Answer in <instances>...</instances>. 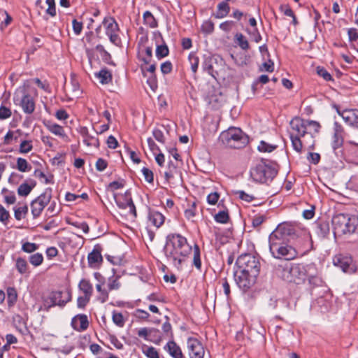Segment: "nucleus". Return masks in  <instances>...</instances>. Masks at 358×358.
Here are the masks:
<instances>
[{
  "label": "nucleus",
  "mask_w": 358,
  "mask_h": 358,
  "mask_svg": "<svg viewBox=\"0 0 358 358\" xmlns=\"http://www.w3.org/2000/svg\"><path fill=\"white\" fill-rule=\"evenodd\" d=\"M320 124L313 120H306L299 117L293 118L288 129L293 149L301 153L303 145L313 149L315 136L319 133Z\"/></svg>",
  "instance_id": "f257e3e1"
},
{
  "label": "nucleus",
  "mask_w": 358,
  "mask_h": 358,
  "mask_svg": "<svg viewBox=\"0 0 358 358\" xmlns=\"http://www.w3.org/2000/svg\"><path fill=\"white\" fill-rule=\"evenodd\" d=\"M192 250L185 237L179 234H170L166 236L164 252L168 261L179 268Z\"/></svg>",
  "instance_id": "f03ea898"
},
{
  "label": "nucleus",
  "mask_w": 358,
  "mask_h": 358,
  "mask_svg": "<svg viewBox=\"0 0 358 358\" xmlns=\"http://www.w3.org/2000/svg\"><path fill=\"white\" fill-rule=\"evenodd\" d=\"M313 268L312 265L287 262L276 267L275 274L287 283L302 285L306 279L311 282L313 275L310 272Z\"/></svg>",
  "instance_id": "7ed1b4c3"
},
{
  "label": "nucleus",
  "mask_w": 358,
  "mask_h": 358,
  "mask_svg": "<svg viewBox=\"0 0 358 358\" xmlns=\"http://www.w3.org/2000/svg\"><path fill=\"white\" fill-rule=\"evenodd\" d=\"M334 234H358V217L348 214H337L332 218Z\"/></svg>",
  "instance_id": "20e7f679"
},
{
  "label": "nucleus",
  "mask_w": 358,
  "mask_h": 358,
  "mask_svg": "<svg viewBox=\"0 0 358 358\" xmlns=\"http://www.w3.org/2000/svg\"><path fill=\"white\" fill-rule=\"evenodd\" d=\"M220 139L227 147L239 149L248 142V136L243 131L236 127H231L221 133Z\"/></svg>",
  "instance_id": "39448f33"
},
{
  "label": "nucleus",
  "mask_w": 358,
  "mask_h": 358,
  "mask_svg": "<svg viewBox=\"0 0 358 358\" xmlns=\"http://www.w3.org/2000/svg\"><path fill=\"white\" fill-rule=\"evenodd\" d=\"M250 173L254 181L265 183L271 180L276 176L277 171L271 166L261 161L250 169Z\"/></svg>",
  "instance_id": "423d86ee"
},
{
  "label": "nucleus",
  "mask_w": 358,
  "mask_h": 358,
  "mask_svg": "<svg viewBox=\"0 0 358 358\" xmlns=\"http://www.w3.org/2000/svg\"><path fill=\"white\" fill-rule=\"evenodd\" d=\"M13 102L20 106L26 114H32L35 110V101L27 92L25 85L18 87L13 96Z\"/></svg>",
  "instance_id": "0eeeda50"
},
{
  "label": "nucleus",
  "mask_w": 358,
  "mask_h": 358,
  "mask_svg": "<svg viewBox=\"0 0 358 358\" xmlns=\"http://www.w3.org/2000/svg\"><path fill=\"white\" fill-rule=\"evenodd\" d=\"M236 265L239 270L249 273L252 275L257 277L259 273V262L250 254H244L239 256L236 260Z\"/></svg>",
  "instance_id": "6e6552de"
},
{
  "label": "nucleus",
  "mask_w": 358,
  "mask_h": 358,
  "mask_svg": "<svg viewBox=\"0 0 358 358\" xmlns=\"http://www.w3.org/2000/svg\"><path fill=\"white\" fill-rule=\"evenodd\" d=\"M115 201L119 208L124 211L123 215L126 218L131 221H134L137 214L130 192L127 191L124 195L119 198H115Z\"/></svg>",
  "instance_id": "1a4fd4ad"
},
{
  "label": "nucleus",
  "mask_w": 358,
  "mask_h": 358,
  "mask_svg": "<svg viewBox=\"0 0 358 358\" xmlns=\"http://www.w3.org/2000/svg\"><path fill=\"white\" fill-rule=\"evenodd\" d=\"M51 198V189H47L31 202V209L34 217H37L41 214L44 208L50 202Z\"/></svg>",
  "instance_id": "9d476101"
},
{
  "label": "nucleus",
  "mask_w": 358,
  "mask_h": 358,
  "mask_svg": "<svg viewBox=\"0 0 358 358\" xmlns=\"http://www.w3.org/2000/svg\"><path fill=\"white\" fill-rule=\"evenodd\" d=\"M234 277L238 287L243 291L250 289L255 284L257 278L256 276L239 269L234 272Z\"/></svg>",
  "instance_id": "9b49d317"
},
{
  "label": "nucleus",
  "mask_w": 358,
  "mask_h": 358,
  "mask_svg": "<svg viewBox=\"0 0 358 358\" xmlns=\"http://www.w3.org/2000/svg\"><path fill=\"white\" fill-rule=\"evenodd\" d=\"M71 299V294L69 292H52L45 300V304L48 306V307L54 306H64Z\"/></svg>",
  "instance_id": "f8f14e48"
},
{
  "label": "nucleus",
  "mask_w": 358,
  "mask_h": 358,
  "mask_svg": "<svg viewBox=\"0 0 358 358\" xmlns=\"http://www.w3.org/2000/svg\"><path fill=\"white\" fill-rule=\"evenodd\" d=\"M270 252L275 258L284 257L287 260L294 259L299 254L298 251L295 248L285 245V243L270 249Z\"/></svg>",
  "instance_id": "ddd939ff"
},
{
  "label": "nucleus",
  "mask_w": 358,
  "mask_h": 358,
  "mask_svg": "<svg viewBox=\"0 0 358 358\" xmlns=\"http://www.w3.org/2000/svg\"><path fill=\"white\" fill-rule=\"evenodd\" d=\"M333 264L345 273H353L356 271L355 267L352 264V259L350 256L341 254L336 255L333 258Z\"/></svg>",
  "instance_id": "4468645a"
},
{
  "label": "nucleus",
  "mask_w": 358,
  "mask_h": 358,
  "mask_svg": "<svg viewBox=\"0 0 358 358\" xmlns=\"http://www.w3.org/2000/svg\"><path fill=\"white\" fill-rule=\"evenodd\" d=\"M187 345L190 358H203L204 348L198 339L196 338H189Z\"/></svg>",
  "instance_id": "2eb2a0df"
},
{
  "label": "nucleus",
  "mask_w": 358,
  "mask_h": 358,
  "mask_svg": "<svg viewBox=\"0 0 358 358\" xmlns=\"http://www.w3.org/2000/svg\"><path fill=\"white\" fill-rule=\"evenodd\" d=\"M153 39L156 45V56L158 58H163L169 55V48L165 44L161 33L155 31L152 33Z\"/></svg>",
  "instance_id": "dca6fc26"
},
{
  "label": "nucleus",
  "mask_w": 358,
  "mask_h": 358,
  "mask_svg": "<svg viewBox=\"0 0 358 358\" xmlns=\"http://www.w3.org/2000/svg\"><path fill=\"white\" fill-rule=\"evenodd\" d=\"M341 117L350 127L358 129V110L345 109L341 113Z\"/></svg>",
  "instance_id": "f3484780"
},
{
  "label": "nucleus",
  "mask_w": 358,
  "mask_h": 358,
  "mask_svg": "<svg viewBox=\"0 0 358 358\" xmlns=\"http://www.w3.org/2000/svg\"><path fill=\"white\" fill-rule=\"evenodd\" d=\"M43 124L45 128L52 134L59 137L60 138L67 141L69 139L64 129L62 126L56 124L50 120L43 122Z\"/></svg>",
  "instance_id": "a211bd4d"
},
{
  "label": "nucleus",
  "mask_w": 358,
  "mask_h": 358,
  "mask_svg": "<svg viewBox=\"0 0 358 358\" xmlns=\"http://www.w3.org/2000/svg\"><path fill=\"white\" fill-rule=\"evenodd\" d=\"M277 228L287 240L288 238H294L298 236L299 229L291 223L280 224Z\"/></svg>",
  "instance_id": "6ab92c4d"
},
{
  "label": "nucleus",
  "mask_w": 358,
  "mask_h": 358,
  "mask_svg": "<svg viewBox=\"0 0 358 358\" xmlns=\"http://www.w3.org/2000/svg\"><path fill=\"white\" fill-rule=\"evenodd\" d=\"M287 239L281 234V232L276 228L269 236V250L276 248L280 245L284 244Z\"/></svg>",
  "instance_id": "aec40b11"
},
{
  "label": "nucleus",
  "mask_w": 358,
  "mask_h": 358,
  "mask_svg": "<svg viewBox=\"0 0 358 358\" xmlns=\"http://www.w3.org/2000/svg\"><path fill=\"white\" fill-rule=\"evenodd\" d=\"M71 324L76 330L83 331L87 329L89 322L86 315H78L72 319Z\"/></svg>",
  "instance_id": "412c9836"
},
{
  "label": "nucleus",
  "mask_w": 358,
  "mask_h": 358,
  "mask_svg": "<svg viewBox=\"0 0 358 358\" xmlns=\"http://www.w3.org/2000/svg\"><path fill=\"white\" fill-rule=\"evenodd\" d=\"M164 350L171 356L173 358H183V354L179 345H178L174 341H171L166 343L164 346Z\"/></svg>",
  "instance_id": "4be33fe9"
},
{
  "label": "nucleus",
  "mask_w": 358,
  "mask_h": 358,
  "mask_svg": "<svg viewBox=\"0 0 358 358\" xmlns=\"http://www.w3.org/2000/svg\"><path fill=\"white\" fill-rule=\"evenodd\" d=\"M102 24L106 28V34L107 36L114 32H117L119 30L117 23L112 17H106L103 19Z\"/></svg>",
  "instance_id": "5701e85b"
},
{
  "label": "nucleus",
  "mask_w": 358,
  "mask_h": 358,
  "mask_svg": "<svg viewBox=\"0 0 358 358\" xmlns=\"http://www.w3.org/2000/svg\"><path fill=\"white\" fill-rule=\"evenodd\" d=\"M36 182L34 180L29 179L21 184L17 188V194L22 196H27L36 186Z\"/></svg>",
  "instance_id": "b1692460"
},
{
  "label": "nucleus",
  "mask_w": 358,
  "mask_h": 358,
  "mask_svg": "<svg viewBox=\"0 0 358 358\" xmlns=\"http://www.w3.org/2000/svg\"><path fill=\"white\" fill-rule=\"evenodd\" d=\"M330 231L329 222L327 221L319 220L316 222V233L322 238L326 237Z\"/></svg>",
  "instance_id": "393cba45"
},
{
  "label": "nucleus",
  "mask_w": 358,
  "mask_h": 358,
  "mask_svg": "<svg viewBox=\"0 0 358 358\" xmlns=\"http://www.w3.org/2000/svg\"><path fill=\"white\" fill-rule=\"evenodd\" d=\"M148 217L151 224L157 228L161 227L164 224L165 220L164 216L161 213L157 211L150 213Z\"/></svg>",
  "instance_id": "a878e982"
},
{
  "label": "nucleus",
  "mask_w": 358,
  "mask_h": 358,
  "mask_svg": "<svg viewBox=\"0 0 358 358\" xmlns=\"http://www.w3.org/2000/svg\"><path fill=\"white\" fill-rule=\"evenodd\" d=\"M87 259L90 266H93L95 264L101 262L103 258L100 250L96 248H94L93 250L88 255Z\"/></svg>",
  "instance_id": "bb28decb"
},
{
  "label": "nucleus",
  "mask_w": 358,
  "mask_h": 358,
  "mask_svg": "<svg viewBox=\"0 0 358 358\" xmlns=\"http://www.w3.org/2000/svg\"><path fill=\"white\" fill-rule=\"evenodd\" d=\"M78 287L83 292L84 295L92 296L93 286L88 280L82 279L78 284Z\"/></svg>",
  "instance_id": "cd10ccee"
},
{
  "label": "nucleus",
  "mask_w": 358,
  "mask_h": 358,
  "mask_svg": "<svg viewBox=\"0 0 358 358\" xmlns=\"http://www.w3.org/2000/svg\"><path fill=\"white\" fill-rule=\"evenodd\" d=\"M95 76L101 84H108L112 80L111 73L106 69H103L99 72L96 73Z\"/></svg>",
  "instance_id": "c85d7f7f"
},
{
  "label": "nucleus",
  "mask_w": 358,
  "mask_h": 358,
  "mask_svg": "<svg viewBox=\"0 0 358 358\" xmlns=\"http://www.w3.org/2000/svg\"><path fill=\"white\" fill-rule=\"evenodd\" d=\"M7 303L9 307L15 305L17 300V292L15 287H9L6 289Z\"/></svg>",
  "instance_id": "c756f323"
},
{
  "label": "nucleus",
  "mask_w": 358,
  "mask_h": 358,
  "mask_svg": "<svg viewBox=\"0 0 358 358\" xmlns=\"http://www.w3.org/2000/svg\"><path fill=\"white\" fill-rule=\"evenodd\" d=\"M213 58L210 57H206L202 64V68L212 77L215 78L217 73V72H215L213 70Z\"/></svg>",
  "instance_id": "7c9ffc66"
},
{
  "label": "nucleus",
  "mask_w": 358,
  "mask_h": 358,
  "mask_svg": "<svg viewBox=\"0 0 358 358\" xmlns=\"http://www.w3.org/2000/svg\"><path fill=\"white\" fill-rule=\"evenodd\" d=\"M16 168L20 172H29L31 170V165L27 159L18 157L16 161Z\"/></svg>",
  "instance_id": "2f4dec72"
},
{
  "label": "nucleus",
  "mask_w": 358,
  "mask_h": 358,
  "mask_svg": "<svg viewBox=\"0 0 358 358\" xmlns=\"http://www.w3.org/2000/svg\"><path fill=\"white\" fill-rule=\"evenodd\" d=\"M230 10L229 6L226 2H221L217 5V11L215 17L217 18H223L226 17Z\"/></svg>",
  "instance_id": "473e14b6"
},
{
  "label": "nucleus",
  "mask_w": 358,
  "mask_h": 358,
  "mask_svg": "<svg viewBox=\"0 0 358 358\" xmlns=\"http://www.w3.org/2000/svg\"><path fill=\"white\" fill-rule=\"evenodd\" d=\"M215 220L221 224H226L228 222L229 220V212L227 208L219 211L214 216Z\"/></svg>",
  "instance_id": "72a5a7b5"
},
{
  "label": "nucleus",
  "mask_w": 358,
  "mask_h": 358,
  "mask_svg": "<svg viewBox=\"0 0 358 358\" xmlns=\"http://www.w3.org/2000/svg\"><path fill=\"white\" fill-rule=\"evenodd\" d=\"M144 23L151 28L157 27V22L150 11H145L143 15Z\"/></svg>",
  "instance_id": "f704fd0d"
},
{
  "label": "nucleus",
  "mask_w": 358,
  "mask_h": 358,
  "mask_svg": "<svg viewBox=\"0 0 358 358\" xmlns=\"http://www.w3.org/2000/svg\"><path fill=\"white\" fill-rule=\"evenodd\" d=\"M1 194L3 196L4 201L7 204H14L15 203L16 197L14 192L3 188L1 190Z\"/></svg>",
  "instance_id": "c9c22d12"
},
{
  "label": "nucleus",
  "mask_w": 358,
  "mask_h": 358,
  "mask_svg": "<svg viewBox=\"0 0 358 358\" xmlns=\"http://www.w3.org/2000/svg\"><path fill=\"white\" fill-rule=\"evenodd\" d=\"M234 38L236 43L242 50H246L249 48V43L241 33H237Z\"/></svg>",
  "instance_id": "e433bc0d"
},
{
  "label": "nucleus",
  "mask_w": 358,
  "mask_h": 358,
  "mask_svg": "<svg viewBox=\"0 0 358 358\" xmlns=\"http://www.w3.org/2000/svg\"><path fill=\"white\" fill-rule=\"evenodd\" d=\"M277 148L276 145L270 144L264 141H260L257 149L261 152H271Z\"/></svg>",
  "instance_id": "4c0bfd02"
},
{
  "label": "nucleus",
  "mask_w": 358,
  "mask_h": 358,
  "mask_svg": "<svg viewBox=\"0 0 358 358\" xmlns=\"http://www.w3.org/2000/svg\"><path fill=\"white\" fill-rule=\"evenodd\" d=\"M15 134H20V130L17 129L16 131H8L3 138V144L10 145L11 144L13 140L17 141V136H16Z\"/></svg>",
  "instance_id": "58836bf2"
},
{
  "label": "nucleus",
  "mask_w": 358,
  "mask_h": 358,
  "mask_svg": "<svg viewBox=\"0 0 358 358\" xmlns=\"http://www.w3.org/2000/svg\"><path fill=\"white\" fill-rule=\"evenodd\" d=\"M15 266L20 274H24L27 272L28 264L27 261L23 258L19 257L17 259Z\"/></svg>",
  "instance_id": "ea45409f"
},
{
  "label": "nucleus",
  "mask_w": 358,
  "mask_h": 358,
  "mask_svg": "<svg viewBox=\"0 0 358 358\" xmlns=\"http://www.w3.org/2000/svg\"><path fill=\"white\" fill-rule=\"evenodd\" d=\"M113 322L119 327H123L125 320L121 313L114 310L112 314Z\"/></svg>",
  "instance_id": "a19ab883"
},
{
  "label": "nucleus",
  "mask_w": 358,
  "mask_h": 358,
  "mask_svg": "<svg viewBox=\"0 0 358 358\" xmlns=\"http://www.w3.org/2000/svg\"><path fill=\"white\" fill-rule=\"evenodd\" d=\"M33 149L32 141L24 140L20 143L19 152L26 154L31 151Z\"/></svg>",
  "instance_id": "79ce46f5"
},
{
  "label": "nucleus",
  "mask_w": 358,
  "mask_h": 358,
  "mask_svg": "<svg viewBox=\"0 0 358 358\" xmlns=\"http://www.w3.org/2000/svg\"><path fill=\"white\" fill-rule=\"evenodd\" d=\"M156 332L157 329L154 328H141L138 331V336L139 337L144 338L145 340L150 341V336H152V334Z\"/></svg>",
  "instance_id": "37998d69"
},
{
  "label": "nucleus",
  "mask_w": 358,
  "mask_h": 358,
  "mask_svg": "<svg viewBox=\"0 0 358 358\" xmlns=\"http://www.w3.org/2000/svg\"><path fill=\"white\" fill-rule=\"evenodd\" d=\"M343 140L344 137L334 134L332 137L331 147L334 151L343 146Z\"/></svg>",
  "instance_id": "c03bdc74"
},
{
  "label": "nucleus",
  "mask_w": 358,
  "mask_h": 358,
  "mask_svg": "<svg viewBox=\"0 0 358 358\" xmlns=\"http://www.w3.org/2000/svg\"><path fill=\"white\" fill-rule=\"evenodd\" d=\"M180 173L178 172L177 168L171 165V164L169 166V171L165 172V178L166 180L170 181L171 179H173L176 176H180Z\"/></svg>",
  "instance_id": "a18cd8bd"
},
{
  "label": "nucleus",
  "mask_w": 358,
  "mask_h": 358,
  "mask_svg": "<svg viewBox=\"0 0 358 358\" xmlns=\"http://www.w3.org/2000/svg\"><path fill=\"white\" fill-rule=\"evenodd\" d=\"M189 62L191 65V69L194 73H196L199 66V59L195 53L192 52L189 55Z\"/></svg>",
  "instance_id": "49530a36"
},
{
  "label": "nucleus",
  "mask_w": 358,
  "mask_h": 358,
  "mask_svg": "<svg viewBox=\"0 0 358 358\" xmlns=\"http://www.w3.org/2000/svg\"><path fill=\"white\" fill-rule=\"evenodd\" d=\"M34 175L36 178H38L41 180L42 182L45 184L52 183V177L47 176L42 171L39 169H36L34 171Z\"/></svg>",
  "instance_id": "de8ad7c7"
},
{
  "label": "nucleus",
  "mask_w": 358,
  "mask_h": 358,
  "mask_svg": "<svg viewBox=\"0 0 358 358\" xmlns=\"http://www.w3.org/2000/svg\"><path fill=\"white\" fill-rule=\"evenodd\" d=\"M193 264L196 268H201V262L200 259V249L197 245H195L194 246Z\"/></svg>",
  "instance_id": "09e8293b"
},
{
  "label": "nucleus",
  "mask_w": 358,
  "mask_h": 358,
  "mask_svg": "<svg viewBox=\"0 0 358 358\" xmlns=\"http://www.w3.org/2000/svg\"><path fill=\"white\" fill-rule=\"evenodd\" d=\"M143 354L148 358H159V355L157 350L153 347H144L143 348Z\"/></svg>",
  "instance_id": "8fccbe9b"
},
{
  "label": "nucleus",
  "mask_w": 358,
  "mask_h": 358,
  "mask_svg": "<svg viewBox=\"0 0 358 358\" xmlns=\"http://www.w3.org/2000/svg\"><path fill=\"white\" fill-rule=\"evenodd\" d=\"M28 208L27 206H22L14 208V215L16 220H22L24 215L27 213Z\"/></svg>",
  "instance_id": "3c124183"
},
{
  "label": "nucleus",
  "mask_w": 358,
  "mask_h": 358,
  "mask_svg": "<svg viewBox=\"0 0 358 358\" xmlns=\"http://www.w3.org/2000/svg\"><path fill=\"white\" fill-rule=\"evenodd\" d=\"M43 261V257L41 253H35L29 257V262L34 266H38Z\"/></svg>",
  "instance_id": "603ef678"
},
{
  "label": "nucleus",
  "mask_w": 358,
  "mask_h": 358,
  "mask_svg": "<svg viewBox=\"0 0 358 358\" xmlns=\"http://www.w3.org/2000/svg\"><path fill=\"white\" fill-rule=\"evenodd\" d=\"M96 290L100 293L99 296H98V300L101 303H105L108 298V293L106 289H103L101 287V284H97L96 285Z\"/></svg>",
  "instance_id": "864d4df0"
},
{
  "label": "nucleus",
  "mask_w": 358,
  "mask_h": 358,
  "mask_svg": "<svg viewBox=\"0 0 358 358\" xmlns=\"http://www.w3.org/2000/svg\"><path fill=\"white\" fill-rule=\"evenodd\" d=\"M196 204L195 202H193L189 208L185 210V216L187 220H192L196 215Z\"/></svg>",
  "instance_id": "5fc2aeb1"
},
{
  "label": "nucleus",
  "mask_w": 358,
  "mask_h": 358,
  "mask_svg": "<svg viewBox=\"0 0 358 358\" xmlns=\"http://www.w3.org/2000/svg\"><path fill=\"white\" fill-rule=\"evenodd\" d=\"M38 248V245L34 243L26 242L22 244V250L27 253L36 251Z\"/></svg>",
  "instance_id": "6e6d98bb"
},
{
  "label": "nucleus",
  "mask_w": 358,
  "mask_h": 358,
  "mask_svg": "<svg viewBox=\"0 0 358 358\" xmlns=\"http://www.w3.org/2000/svg\"><path fill=\"white\" fill-rule=\"evenodd\" d=\"M143 52L144 55L142 57V60L145 64H148L152 57V48L151 47H145Z\"/></svg>",
  "instance_id": "4d7b16f0"
},
{
  "label": "nucleus",
  "mask_w": 358,
  "mask_h": 358,
  "mask_svg": "<svg viewBox=\"0 0 358 358\" xmlns=\"http://www.w3.org/2000/svg\"><path fill=\"white\" fill-rule=\"evenodd\" d=\"M350 41H351V46L353 43L358 44V31L355 28H351L348 31Z\"/></svg>",
  "instance_id": "13d9d810"
},
{
  "label": "nucleus",
  "mask_w": 358,
  "mask_h": 358,
  "mask_svg": "<svg viewBox=\"0 0 358 358\" xmlns=\"http://www.w3.org/2000/svg\"><path fill=\"white\" fill-rule=\"evenodd\" d=\"M201 29L206 34H210L214 29V24L210 20H206L202 24Z\"/></svg>",
  "instance_id": "bf43d9fd"
},
{
  "label": "nucleus",
  "mask_w": 358,
  "mask_h": 358,
  "mask_svg": "<svg viewBox=\"0 0 358 358\" xmlns=\"http://www.w3.org/2000/svg\"><path fill=\"white\" fill-rule=\"evenodd\" d=\"M220 199V194L217 192H211L207 196V202L210 205H215Z\"/></svg>",
  "instance_id": "052dcab7"
},
{
  "label": "nucleus",
  "mask_w": 358,
  "mask_h": 358,
  "mask_svg": "<svg viewBox=\"0 0 358 358\" xmlns=\"http://www.w3.org/2000/svg\"><path fill=\"white\" fill-rule=\"evenodd\" d=\"M317 73L327 81L332 80V77L330 73L323 67L318 66L317 68Z\"/></svg>",
  "instance_id": "680f3d73"
},
{
  "label": "nucleus",
  "mask_w": 358,
  "mask_h": 358,
  "mask_svg": "<svg viewBox=\"0 0 358 358\" xmlns=\"http://www.w3.org/2000/svg\"><path fill=\"white\" fill-rule=\"evenodd\" d=\"M46 3L48 6V8L46 10L47 13L50 15L52 17L56 15V8H55V0H46Z\"/></svg>",
  "instance_id": "e2e57ef3"
},
{
  "label": "nucleus",
  "mask_w": 358,
  "mask_h": 358,
  "mask_svg": "<svg viewBox=\"0 0 358 358\" xmlns=\"http://www.w3.org/2000/svg\"><path fill=\"white\" fill-rule=\"evenodd\" d=\"M91 296L86 295L79 296L77 299V305L80 308H84L90 300Z\"/></svg>",
  "instance_id": "0e129e2a"
},
{
  "label": "nucleus",
  "mask_w": 358,
  "mask_h": 358,
  "mask_svg": "<svg viewBox=\"0 0 358 358\" xmlns=\"http://www.w3.org/2000/svg\"><path fill=\"white\" fill-rule=\"evenodd\" d=\"M145 180L148 182H153V173L151 170L148 168L143 167L141 170Z\"/></svg>",
  "instance_id": "69168bd1"
},
{
  "label": "nucleus",
  "mask_w": 358,
  "mask_h": 358,
  "mask_svg": "<svg viewBox=\"0 0 358 358\" xmlns=\"http://www.w3.org/2000/svg\"><path fill=\"white\" fill-rule=\"evenodd\" d=\"M11 110L6 107L1 106L0 107V120H5L11 116Z\"/></svg>",
  "instance_id": "338daca9"
},
{
  "label": "nucleus",
  "mask_w": 358,
  "mask_h": 358,
  "mask_svg": "<svg viewBox=\"0 0 358 358\" xmlns=\"http://www.w3.org/2000/svg\"><path fill=\"white\" fill-rule=\"evenodd\" d=\"M265 220V217L262 215H255L252 220V224L254 227L260 226Z\"/></svg>",
  "instance_id": "774afa93"
}]
</instances>
